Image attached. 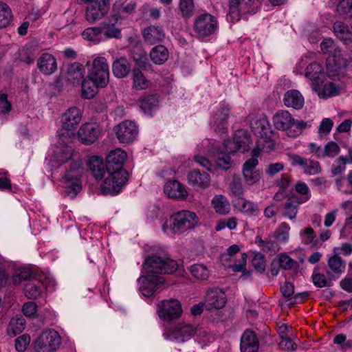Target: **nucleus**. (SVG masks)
Returning a JSON list of instances; mask_svg holds the SVG:
<instances>
[{"label": "nucleus", "instance_id": "obj_27", "mask_svg": "<svg viewBox=\"0 0 352 352\" xmlns=\"http://www.w3.org/2000/svg\"><path fill=\"white\" fill-rule=\"evenodd\" d=\"M89 169L96 180H100L107 174L106 165L104 166L102 158L98 156H92L89 160Z\"/></svg>", "mask_w": 352, "mask_h": 352}, {"label": "nucleus", "instance_id": "obj_20", "mask_svg": "<svg viewBox=\"0 0 352 352\" xmlns=\"http://www.w3.org/2000/svg\"><path fill=\"white\" fill-rule=\"evenodd\" d=\"M142 36L146 43L153 45L164 39L165 32L160 26L150 25L143 30Z\"/></svg>", "mask_w": 352, "mask_h": 352}, {"label": "nucleus", "instance_id": "obj_4", "mask_svg": "<svg viewBox=\"0 0 352 352\" xmlns=\"http://www.w3.org/2000/svg\"><path fill=\"white\" fill-rule=\"evenodd\" d=\"M197 222L198 217L195 212L182 210L173 214L169 221L162 225V230L166 232L169 228L174 233H181L195 228Z\"/></svg>", "mask_w": 352, "mask_h": 352}, {"label": "nucleus", "instance_id": "obj_29", "mask_svg": "<svg viewBox=\"0 0 352 352\" xmlns=\"http://www.w3.org/2000/svg\"><path fill=\"white\" fill-rule=\"evenodd\" d=\"M336 37L344 44L348 45L352 42V32L349 26L342 21H336L333 26Z\"/></svg>", "mask_w": 352, "mask_h": 352}, {"label": "nucleus", "instance_id": "obj_24", "mask_svg": "<svg viewBox=\"0 0 352 352\" xmlns=\"http://www.w3.org/2000/svg\"><path fill=\"white\" fill-rule=\"evenodd\" d=\"M240 348L241 352H258V341L253 331H244L241 338Z\"/></svg>", "mask_w": 352, "mask_h": 352}, {"label": "nucleus", "instance_id": "obj_35", "mask_svg": "<svg viewBox=\"0 0 352 352\" xmlns=\"http://www.w3.org/2000/svg\"><path fill=\"white\" fill-rule=\"evenodd\" d=\"M25 320L23 318H13L7 328V333L11 337L20 334L25 329Z\"/></svg>", "mask_w": 352, "mask_h": 352}, {"label": "nucleus", "instance_id": "obj_38", "mask_svg": "<svg viewBox=\"0 0 352 352\" xmlns=\"http://www.w3.org/2000/svg\"><path fill=\"white\" fill-rule=\"evenodd\" d=\"M336 12L344 19H352V0H342L336 7Z\"/></svg>", "mask_w": 352, "mask_h": 352}, {"label": "nucleus", "instance_id": "obj_26", "mask_svg": "<svg viewBox=\"0 0 352 352\" xmlns=\"http://www.w3.org/2000/svg\"><path fill=\"white\" fill-rule=\"evenodd\" d=\"M230 108L228 104L225 102H221L220 104V109L219 113H217L214 117V131H223L225 129L226 124L227 123Z\"/></svg>", "mask_w": 352, "mask_h": 352}, {"label": "nucleus", "instance_id": "obj_3", "mask_svg": "<svg viewBox=\"0 0 352 352\" xmlns=\"http://www.w3.org/2000/svg\"><path fill=\"white\" fill-rule=\"evenodd\" d=\"M65 168L66 170L63 177V182L65 184L64 192L74 198L82 189L80 179L83 173L82 162L79 159H73Z\"/></svg>", "mask_w": 352, "mask_h": 352}, {"label": "nucleus", "instance_id": "obj_56", "mask_svg": "<svg viewBox=\"0 0 352 352\" xmlns=\"http://www.w3.org/2000/svg\"><path fill=\"white\" fill-rule=\"evenodd\" d=\"M331 61L333 62L340 69H342L348 67L352 62V57L347 54H340L335 55Z\"/></svg>", "mask_w": 352, "mask_h": 352}, {"label": "nucleus", "instance_id": "obj_16", "mask_svg": "<svg viewBox=\"0 0 352 352\" xmlns=\"http://www.w3.org/2000/svg\"><path fill=\"white\" fill-rule=\"evenodd\" d=\"M188 182L196 189H205L210 186V175L206 172L194 169L187 175Z\"/></svg>", "mask_w": 352, "mask_h": 352}, {"label": "nucleus", "instance_id": "obj_11", "mask_svg": "<svg viewBox=\"0 0 352 352\" xmlns=\"http://www.w3.org/2000/svg\"><path fill=\"white\" fill-rule=\"evenodd\" d=\"M196 327L186 323H179L164 334L165 338L183 342L192 338L196 333Z\"/></svg>", "mask_w": 352, "mask_h": 352}, {"label": "nucleus", "instance_id": "obj_57", "mask_svg": "<svg viewBox=\"0 0 352 352\" xmlns=\"http://www.w3.org/2000/svg\"><path fill=\"white\" fill-rule=\"evenodd\" d=\"M340 146L336 142H329L323 148V158L325 157H334L340 153Z\"/></svg>", "mask_w": 352, "mask_h": 352}, {"label": "nucleus", "instance_id": "obj_64", "mask_svg": "<svg viewBox=\"0 0 352 352\" xmlns=\"http://www.w3.org/2000/svg\"><path fill=\"white\" fill-rule=\"evenodd\" d=\"M322 168L317 161L308 160L307 165L305 166V173L308 175H316L321 172Z\"/></svg>", "mask_w": 352, "mask_h": 352}, {"label": "nucleus", "instance_id": "obj_30", "mask_svg": "<svg viewBox=\"0 0 352 352\" xmlns=\"http://www.w3.org/2000/svg\"><path fill=\"white\" fill-rule=\"evenodd\" d=\"M250 126L254 133L261 138H267L268 133L270 131V124L265 117H261L250 120Z\"/></svg>", "mask_w": 352, "mask_h": 352}, {"label": "nucleus", "instance_id": "obj_49", "mask_svg": "<svg viewBox=\"0 0 352 352\" xmlns=\"http://www.w3.org/2000/svg\"><path fill=\"white\" fill-rule=\"evenodd\" d=\"M347 159L344 156H340L332 164L331 174L333 176L341 175L346 170Z\"/></svg>", "mask_w": 352, "mask_h": 352}, {"label": "nucleus", "instance_id": "obj_33", "mask_svg": "<svg viewBox=\"0 0 352 352\" xmlns=\"http://www.w3.org/2000/svg\"><path fill=\"white\" fill-rule=\"evenodd\" d=\"M169 52L162 45H158L152 48L150 52V58L156 65L164 64L168 58Z\"/></svg>", "mask_w": 352, "mask_h": 352}, {"label": "nucleus", "instance_id": "obj_52", "mask_svg": "<svg viewBox=\"0 0 352 352\" xmlns=\"http://www.w3.org/2000/svg\"><path fill=\"white\" fill-rule=\"evenodd\" d=\"M327 75L333 80H339L344 74L333 62L328 60L327 63Z\"/></svg>", "mask_w": 352, "mask_h": 352}, {"label": "nucleus", "instance_id": "obj_59", "mask_svg": "<svg viewBox=\"0 0 352 352\" xmlns=\"http://www.w3.org/2000/svg\"><path fill=\"white\" fill-rule=\"evenodd\" d=\"M137 7V3L134 1H130L129 2L119 3L118 8L120 10L121 12L125 15L126 18L129 15L132 14Z\"/></svg>", "mask_w": 352, "mask_h": 352}, {"label": "nucleus", "instance_id": "obj_31", "mask_svg": "<svg viewBox=\"0 0 352 352\" xmlns=\"http://www.w3.org/2000/svg\"><path fill=\"white\" fill-rule=\"evenodd\" d=\"M82 98L85 99L93 98L98 92V88H102L95 80L89 76L82 80Z\"/></svg>", "mask_w": 352, "mask_h": 352}, {"label": "nucleus", "instance_id": "obj_9", "mask_svg": "<svg viewBox=\"0 0 352 352\" xmlns=\"http://www.w3.org/2000/svg\"><path fill=\"white\" fill-rule=\"evenodd\" d=\"M193 28L199 37L205 38L215 32L217 21L210 14L204 13L195 18Z\"/></svg>", "mask_w": 352, "mask_h": 352}, {"label": "nucleus", "instance_id": "obj_55", "mask_svg": "<svg viewBox=\"0 0 352 352\" xmlns=\"http://www.w3.org/2000/svg\"><path fill=\"white\" fill-rule=\"evenodd\" d=\"M34 274L29 270L23 269L14 272L12 276V281L14 284H20L23 280L32 279Z\"/></svg>", "mask_w": 352, "mask_h": 352}, {"label": "nucleus", "instance_id": "obj_45", "mask_svg": "<svg viewBox=\"0 0 352 352\" xmlns=\"http://www.w3.org/2000/svg\"><path fill=\"white\" fill-rule=\"evenodd\" d=\"M230 190L232 195L240 199L243 195V188L241 183V179L239 176L234 175L231 183L230 184Z\"/></svg>", "mask_w": 352, "mask_h": 352}, {"label": "nucleus", "instance_id": "obj_23", "mask_svg": "<svg viewBox=\"0 0 352 352\" xmlns=\"http://www.w3.org/2000/svg\"><path fill=\"white\" fill-rule=\"evenodd\" d=\"M164 191L169 197L184 199L188 196L185 188L176 180L167 182L164 186Z\"/></svg>", "mask_w": 352, "mask_h": 352}, {"label": "nucleus", "instance_id": "obj_43", "mask_svg": "<svg viewBox=\"0 0 352 352\" xmlns=\"http://www.w3.org/2000/svg\"><path fill=\"white\" fill-rule=\"evenodd\" d=\"M328 266L333 272L336 274H341L345 270L346 263L340 256L336 254L329 258L328 261Z\"/></svg>", "mask_w": 352, "mask_h": 352}, {"label": "nucleus", "instance_id": "obj_39", "mask_svg": "<svg viewBox=\"0 0 352 352\" xmlns=\"http://www.w3.org/2000/svg\"><path fill=\"white\" fill-rule=\"evenodd\" d=\"M140 107L144 113H150L158 104V96L155 94L147 95L140 100Z\"/></svg>", "mask_w": 352, "mask_h": 352}, {"label": "nucleus", "instance_id": "obj_1", "mask_svg": "<svg viewBox=\"0 0 352 352\" xmlns=\"http://www.w3.org/2000/svg\"><path fill=\"white\" fill-rule=\"evenodd\" d=\"M126 157V153L120 148L113 150L108 154L106 159L107 177L102 184L104 192L117 194L126 184L129 174L122 166Z\"/></svg>", "mask_w": 352, "mask_h": 352}, {"label": "nucleus", "instance_id": "obj_34", "mask_svg": "<svg viewBox=\"0 0 352 352\" xmlns=\"http://www.w3.org/2000/svg\"><path fill=\"white\" fill-rule=\"evenodd\" d=\"M240 210L248 216H256L259 213V207L257 204L243 197L236 202Z\"/></svg>", "mask_w": 352, "mask_h": 352}, {"label": "nucleus", "instance_id": "obj_58", "mask_svg": "<svg viewBox=\"0 0 352 352\" xmlns=\"http://www.w3.org/2000/svg\"><path fill=\"white\" fill-rule=\"evenodd\" d=\"M261 171H243V176L246 185L252 186L259 182Z\"/></svg>", "mask_w": 352, "mask_h": 352}, {"label": "nucleus", "instance_id": "obj_25", "mask_svg": "<svg viewBox=\"0 0 352 352\" xmlns=\"http://www.w3.org/2000/svg\"><path fill=\"white\" fill-rule=\"evenodd\" d=\"M131 71V64L125 57L116 58L112 63L113 75L118 78L126 76Z\"/></svg>", "mask_w": 352, "mask_h": 352}, {"label": "nucleus", "instance_id": "obj_40", "mask_svg": "<svg viewBox=\"0 0 352 352\" xmlns=\"http://www.w3.org/2000/svg\"><path fill=\"white\" fill-rule=\"evenodd\" d=\"M12 19V14L10 7L5 3L0 1V29L10 25Z\"/></svg>", "mask_w": 352, "mask_h": 352}, {"label": "nucleus", "instance_id": "obj_63", "mask_svg": "<svg viewBox=\"0 0 352 352\" xmlns=\"http://www.w3.org/2000/svg\"><path fill=\"white\" fill-rule=\"evenodd\" d=\"M30 342V337L28 334H23L15 340V349L19 352L24 351Z\"/></svg>", "mask_w": 352, "mask_h": 352}, {"label": "nucleus", "instance_id": "obj_6", "mask_svg": "<svg viewBox=\"0 0 352 352\" xmlns=\"http://www.w3.org/2000/svg\"><path fill=\"white\" fill-rule=\"evenodd\" d=\"M178 264L173 259L157 254L149 256L144 263V269L148 274H171L177 270Z\"/></svg>", "mask_w": 352, "mask_h": 352}, {"label": "nucleus", "instance_id": "obj_28", "mask_svg": "<svg viewBox=\"0 0 352 352\" xmlns=\"http://www.w3.org/2000/svg\"><path fill=\"white\" fill-rule=\"evenodd\" d=\"M283 101L285 106L295 109H300L304 104V98L298 91L295 89L287 91Z\"/></svg>", "mask_w": 352, "mask_h": 352}, {"label": "nucleus", "instance_id": "obj_50", "mask_svg": "<svg viewBox=\"0 0 352 352\" xmlns=\"http://www.w3.org/2000/svg\"><path fill=\"white\" fill-rule=\"evenodd\" d=\"M339 94L338 86L333 82H327L324 84L322 91H319L318 96L322 98L336 96Z\"/></svg>", "mask_w": 352, "mask_h": 352}, {"label": "nucleus", "instance_id": "obj_46", "mask_svg": "<svg viewBox=\"0 0 352 352\" xmlns=\"http://www.w3.org/2000/svg\"><path fill=\"white\" fill-rule=\"evenodd\" d=\"M103 34L107 38L120 39L122 37L120 29L116 28L114 24L103 23L101 24Z\"/></svg>", "mask_w": 352, "mask_h": 352}, {"label": "nucleus", "instance_id": "obj_13", "mask_svg": "<svg viewBox=\"0 0 352 352\" xmlns=\"http://www.w3.org/2000/svg\"><path fill=\"white\" fill-rule=\"evenodd\" d=\"M182 313L180 302L175 299L163 300L159 305L158 314L164 320H173L177 319Z\"/></svg>", "mask_w": 352, "mask_h": 352}, {"label": "nucleus", "instance_id": "obj_22", "mask_svg": "<svg viewBox=\"0 0 352 352\" xmlns=\"http://www.w3.org/2000/svg\"><path fill=\"white\" fill-rule=\"evenodd\" d=\"M85 74L84 66L78 62H74L68 65L67 68V78L74 85L80 84Z\"/></svg>", "mask_w": 352, "mask_h": 352}, {"label": "nucleus", "instance_id": "obj_14", "mask_svg": "<svg viewBox=\"0 0 352 352\" xmlns=\"http://www.w3.org/2000/svg\"><path fill=\"white\" fill-rule=\"evenodd\" d=\"M101 128L96 122H87L80 126L78 137L80 142L87 145L94 143L100 137Z\"/></svg>", "mask_w": 352, "mask_h": 352}, {"label": "nucleus", "instance_id": "obj_47", "mask_svg": "<svg viewBox=\"0 0 352 352\" xmlns=\"http://www.w3.org/2000/svg\"><path fill=\"white\" fill-rule=\"evenodd\" d=\"M191 274L196 278L205 280L209 276V270L201 264H195L190 268Z\"/></svg>", "mask_w": 352, "mask_h": 352}, {"label": "nucleus", "instance_id": "obj_51", "mask_svg": "<svg viewBox=\"0 0 352 352\" xmlns=\"http://www.w3.org/2000/svg\"><path fill=\"white\" fill-rule=\"evenodd\" d=\"M137 52H133V59L138 67L145 69L148 64L146 52L140 46L137 47Z\"/></svg>", "mask_w": 352, "mask_h": 352}, {"label": "nucleus", "instance_id": "obj_53", "mask_svg": "<svg viewBox=\"0 0 352 352\" xmlns=\"http://www.w3.org/2000/svg\"><path fill=\"white\" fill-rule=\"evenodd\" d=\"M24 292L28 298H36L41 295L42 289L40 286L36 285L34 283L30 282L26 283Z\"/></svg>", "mask_w": 352, "mask_h": 352}, {"label": "nucleus", "instance_id": "obj_2", "mask_svg": "<svg viewBox=\"0 0 352 352\" xmlns=\"http://www.w3.org/2000/svg\"><path fill=\"white\" fill-rule=\"evenodd\" d=\"M251 138L248 132L244 129L237 130L233 136V140H226L223 142V150L218 153L215 162L217 167L224 170L230 168V155L238 151H248L251 144Z\"/></svg>", "mask_w": 352, "mask_h": 352}, {"label": "nucleus", "instance_id": "obj_12", "mask_svg": "<svg viewBox=\"0 0 352 352\" xmlns=\"http://www.w3.org/2000/svg\"><path fill=\"white\" fill-rule=\"evenodd\" d=\"M139 281L140 292L144 296L148 297L155 292L162 289L165 280L162 276L147 274L146 276L141 277Z\"/></svg>", "mask_w": 352, "mask_h": 352}, {"label": "nucleus", "instance_id": "obj_21", "mask_svg": "<svg viewBox=\"0 0 352 352\" xmlns=\"http://www.w3.org/2000/svg\"><path fill=\"white\" fill-rule=\"evenodd\" d=\"M39 71L45 75L53 74L57 69L56 58L50 54H43L37 60Z\"/></svg>", "mask_w": 352, "mask_h": 352}, {"label": "nucleus", "instance_id": "obj_32", "mask_svg": "<svg viewBox=\"0 0 352 352\" xmlns=\"http://www.w3.org/2000/svg\"><path fill=\"white\" fill-rule=\"evenodd\" d=\"M255 243L263 252L270 256L274 255L280 249L277 241L270 239H262L259 236L255 238Z\"/></svg>", "mask_w": 352, "mask_h": 352}, {"label": "nucleus", "instance_id": "obj_60", "mask_svg": "<svg viewBox=\"0 0 352 352\" xmlns=\"http://www.w3.org/2000/svg\"><path fill=\"white\" fill-rule=\"evenodd\" d=\"M285 211L283 215L287 217L290 220H293L296 218L298 207L294 204L291 201H287L284 205Z\"/></svg>", "mask_w": 352, "mask_h": 352}, {"label": "nucleus", "instance_id": "obj_54", "mask_svg": "<svg viewBox=\"0 0 352 352\" xmlns=\"http://www.w3.org/2000/svg\"><path fill=\"white\" fill-rule=\"evenodd\" d=\"M278 263L283 270H288L297 266V262L290 258L286 253H281L279 255Z\"/></svg>", "mask_w": 352, "mask_h": 352}, {"label": "nucleus", "instance_id": "obj_19", "mask_svg": "<svg viewBox=\"0 0 352 352\" xmlns=\"http://www.w3.org/2000/svg\"><path fill=\"white\" fill-rule=\"evenodd\" d=\"M109 10L105 6L93 1L86 8L85 19L89 23H94L104 17Z\"/></svg>", "mask_w": 352, "mask_h": 352}, {"label": "nucleus", "instance_id": "obj_42", "mask_svg": "<svg viewBox=\"0 0 352 352\" xmlns=\"http://www.w3.org/2000/svg\"><path fill=\"white\" fill-rule=\"evenodd\" d=\"M246 8L241 7L238 4L230 3L229 2V11L227 14V20L232 23L237 22L240 20L242 12H246ZM248 10H247L248 12Z\"/></svg>", "mask_w": 352, "mask_h": 352}, {"label": "nucleus", "instance_id": "obj_8", "mask_svg": "<svg viewBox=\"0 0 352 352\" xmlns=\"http://www.w3.org/2000/svg\"><path fill=\"white\" fill-rule=\"evenodd\" d=\"M87 76L97 82L101 87H105L109 83V72L107 59L98 56L92 63V66Z\"/></svg>", "mask_w": 352, "mask_h": 352}, {"label": "nucleus", "instance_id": "obj_36", "mask_svg": "<svg viewBox=\"0 0 352 352\" xmlns=\"http://www.w3.org/2000/svg\"><path fill=\"white\" fill-rule=\"evenodd\" d=\"M212 204L215 211L219 214H226L230 212V204L223 195L215 196L212 200Z\"/></svg>", "mask_w": 352, "mask_h": 352}, {"label": "nucleus", "instance_id": "obj_15", "mask_svg": "<svg viewBox=\"0 0 352 352\" xmlns=\"http://www.w3.org/2000/svg\"><path fill=\"white\" fill-rule=\"evenodd\" d=\"M305 76L311 82L314 90L317 91L320 89L324 80V74L320 63L317 62L310 63L305 69Z\"/></svg>", "mask_w": 352, "mask_h": 352}, {"label": "nucleus", "instance_id": "obj_5", "mask_svg": "<svg viewBox=\"0 0 352 352\" xmlns=\"http://www.w3.org/2000/svg\"><path fill=\"white\" fill-rule=\"evenodd\" d=\"M274 126L278 130L287 131L289 137L298 136L307 127V123L302 120L295 121L292 115L285 110H280L273 116Z\"/></svg>", "mask_w": 352, "mask_h": 352}, {"label": "nucleus", "instance_id": "obj_62", "mask_svg": "<svg viewBox=\"0 0 352 352\" xmlns=\"http://www.w3.org/2000/svg\"><path fill=\"white\" fill-rule=\"evenodd\" d=\"M312 280L314 285L320 288L331 285V282L328 281L326 276L321 273L314 272L312 274Z\"/></svg>", "mask_w": 352, "mask_h": 352}, {"label": "nucleus", "instance_id": "obj_41", "mask_svg": "<svg viewBox=\"0 0 352 352\" xmlns=\"http://www.w3.org/2000/svg\"><path fill=\"white\" fill-rule=\"evenodd\" d=\"M133 87L137 90H144L148 87V81L146 79L140 69L133 71Z\"/></svg>", "mask_w": 352, "mask_h": 352}, {"label": "nucleus", "instance_id": "obj_17", "mask_svg": "<svg viewBox=\"0 0 352 352\" xmlns=\"http://www.w3.org/2000/svg\"><path fill=\"white\" fill-rule=\"evenodd\" d=\"M81 120L80 110L77 107L68 109L61 117L63 129L71 131L74 129Z\"/></svg>", "mask_w": 352, "mask_h": 352}, {"label": "nucleus", "instance_id": "obj_7", "mask_svg": "<svg viewBox=\"0 0 352 352\" xmlns=\"http://www.w3.org/2000/svg\"><path fill=\"white\" fill-rule=\"evenodd\" d=\"M61 338L58 333L54 329L43 331L34 341V348L36 352H54L60 346Z\"/></svg>", "mask_w": 352, "mask_h": 352}, {"label": "nucleus", "instance_id": "obj_37", "mask_svg": "<svg viewBox=\"0 0 352 352\" xmlns=\"http://www.w3.org/2000/svg\"><path fill=\"white\" fill-rule=\"evenodd\" d=\"M194 9L193 0H180L178 7V14L184 19H190L194 14Z\"/></svg>", "mask_w": 352, "mask_h": 352}, {"label": "nucleus", "instance_id": "obj_61", "mask_svg": "<svg viewBox=\"0 0 352 352\" xmlns=\"http://www.w3.org/2000/svg\"><path fill=\"white\" fill-rule=\"evenodd\" d=\"M252 264L254 269L260 274L265 270V262L264 256L261 254H256L252 260Z\"/></svg>", "mask_w": 352, "mask_h": 352}, {"label": "nucleus", "instance_id": "obj_44", "mask_svg": "<svg viewBox=\"0 0 352 352\" xmlns=\"http://www.w3.org/2000/svg\"><path fill=\"white\" fill-rule=\"evenodd\" d=\"M103 32V28L100 27H92L86 28L82 32V37L88 41L98 42L100 41V36Z\"/></svg>", "mask_w": 352, "mask_h": 352}, {"label": "nucleus", "instance_id": "obj_18", "mask_svg": "<svg viewBox=\"0 0 352 352\" xmlns=\"http://www.w3.org/2000/svg\"><path fill=\"white\" fill-rule=\"evenodd\" d=\"M206 301L208 309H221L226 305V294L221 289H211L207 292Z\"/></svg>", "mask_w": 352, "mask_h": 352}, {"label": "nucleus", "instance_id": "obj_10", "mask_svg": "<svg viewBox=\"0 0 352 352\" xmlns=\"http://www.w3.org/2000/svg\"><path fill=\"white\" fill-rule=\"evenodd\" d=\"M114 131L120 143L129 144L135 140L138 128L133 122L124 120L114 127Z\"/></svg>", "mask_w": 352, "mask_h": 352}, {"label": "nucleus", "instance_id": "obj_48", "mask_svg": "<svg viewBox=\"0 0 352 352\" xmlns=\"http://www.w3.org/2000/svg\"><path fill=\"white\" fill-rule=\"evenodd\" d=\"M290 227L286 222H283L274 233V236L280 242H286L289 239Z\"/></svg>", "mask_w": 352, "mask_h": 352}]
</instances>
